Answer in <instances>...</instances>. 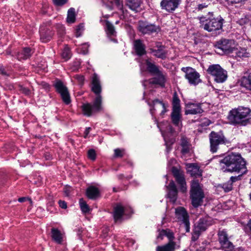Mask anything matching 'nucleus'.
Listing matches in <instances>:
<instances>
[{
  "label": "nucleus",
  "instance_id": "obj_1",
  "mask_svg": "<svg viewBox=\"0 0 251 251\" xmlns=\"http://www.w3.org/2000/svg\"><path fill=\"white\" fill-rule=\"evenodd\" d=\"M91 90L96 95V98L92 103H84L81 107L83 115L86 117L92 116L103 110L102 87L100 77L96 73L91 77Z\"/></svg>",
  "mask_w": 251,
  "mask_h": 251
},
{
  "label": "nucleus",
  "instance_id": "obj_2",
  "mask_svg": "<svg viewBox=\"0 0 251 251\" xmlns=\"http://www.w3.org/2000/svg\"><path fill=\"white\" fill-rule=\"evenodd\" d=\"M246 161L240 154L231 152L220 161L223 172H236L242 176L248 171Z\"/></svg>",
  "mask_w": 251,
  "mask_h": 251
},
{
  "label": "nucleus",
  "instance_id": "obj_3",
  "mask_svg": "<svg viewBox=\"0 0 251 251\" xmlns=\"http://www.w3.org/2000/svg\"><path fill=\"white\" fill-rule=\"evenodd\" d=\"M229 124L235 126H244L250 123L251 110L246 107L239 106L229 111L227 116Z\"/></svg>",
  "mask_w": 251,
  "mask_h": 251
},
{
  "label": "nucleus",
  "instance_id": "obj_4",
  "mask_svg": "<svg viewBox=\"0 0 251 251\" xmlns=\"http://www.w3.org/2000/svg\"><path fill=\"white\" fill-rule=\"evenodd\" d=\"M198 18L201 28L215 35L222 32L224 20L221 16L217 18L201 16Z\"/></svg>",
  "mask_w": 251,
  "mask_h": 251
},
{
  "label": "nucleus",
  "instance_id": "obj_5",
  "mask_svg": "<svg viewBox=\"0 0 251 251\" xmlns=\"http://www.w3.org/2000/svg\"><path fill=\"white\" fill-rule=\"evenodd\" d=\"M203 187V184L198 179H193L191 181L190 198L191 204L195 208H198L202 204L205 197Z\"/></svg>",
  "mask_w": 251,
  "mask_h": 251
},
{
  "label": "nucleus",
  "instance_id": "obj_6",
  "mask_svg": "<svg viewBox=\"0 0 251 251\" xmlns=\"http://www.w3.org/2000/svg\"><path fill=\"white\" fill-rule=\"evenodd\" d=\"M147 70L152 75L155 76L152 78L151 83L159 85L164 87L167 81V74L160 69L159 66L154 62H151L149 59L146 60Z\"/></svg>",
  "mask_w": 251,
  "mask_h": 251
},
{
  "label": "nucleus",
  "instance_id": "obj_7",
  "mask_svg": "<svg viewBox=\"0 0 251 251\" xmlns=\"http://www.w3.org/2000/svg\"><path fill=\"white\" fill-rule=\"evenodd\" d=\"M214 223V219L208 216L200 218L194 226L192 232V241L194 242L197 241L201 233L205 231Z\"/></svg>",
  "mask_w": 251,
  "mask_h": 251
},
{
  "label": "nucleus",
  "instance_id": "obj_8",
  "mask_svg": "<svg viewBox=\"0 0 251 251\" xmlns=\"http://www.w3.org/2000/svg\"><path fill=\"white\" fill-rule=\"evenodd\" d=\"M210 146L209 151L212 153L217 152L221 145H226L229 143V141L225 137L223 131L218 132L212 131L208 135Z\"/></svg>",
  "mask_w": 251,
  "mask_h": 251
},
{
  "label": "nucleus",
  "instance_id": "obj_9",
  "mask_svg": "<svg viewBox=\"0 0 251 251\" xmlns=\"http://www.w3.org/2000/svg\"><path fill=\"white\" fill-rule=\"evenodd\" d=\"M170 116L172 123L175 126H181L182 118L181 113L180 100L176 92L174 93L173 96L172 111Z\"/></svg>",
  "mask_w": 251,
  "mask_h": 251
},
{
  "label": "nucleus",
  "instance_id": "obj_10",
  "mask_svg": "<svg viewBox=\"0 0 251 251\" xmlns=\"http://www.w3.org/2000/svg\"><path fill=\"white\" fill-rule=\"evenodd\" d=\"M207 73L211 75L214 81L219 83L224 82L227 78V73L219 64H212L209 66Z\"/></svg>",
  "mask_w": 251,
  "mask_h": 251
},
{
  "label": "nucleus",
  "instance_id": "obj_11",
  "mask_svg": "<svg viewBox=\"0 0 251 251\" xmlns=\"http://www.w3.org/2000/svg\"><path fill=\"white\" fill-rule=\"evenodd\" d=\"M56 92L59 94L63 102L66 105L71 102V99L69 91L67 86L60 79H56L53 84Z\"/></svg>",
  "mask_w": 251,
  "mask_h": 251
},
{
  "label": "nucleus",
  "instance_id": "obj_12",
  "mask_svg": "<svg viewBox=\"0 0 251 251\" xmlns=\"http://www.w3.org/2000/svg\"><path fill=\"white\" fill-rule=\"evenodd\" d=\"M137 29L143 35H151L153 33H158L161 30L159 26L143 21H139Z\"/></svg>",
  "mask_w": 251,
  "mask_h": 251
},
{
  "label": "nucleus",
  "instance_id": "obj_13",
  "mask_svg": "<svg viewBox=\"0 0 251 251\" xmlns=\"http://www.w3.org/2000/svg\"><path fill=\"white\" fill-rule=\"evenodd\" d=\"M181 70L185 73V77L191 85L196 86L201 82L200 75L195 69L192 67H183Z\"/></svg>",
  "mask_w": 251,
  "mask_h": 251
},
{
  "label": "nucleus",
  "instance_id": "obj_14",
  "mask_svg": "<svg viewBox=\"0 0 251 251\" xmlns=\"http://www.w3.org/2000/svg\"><path fill=\"white\" fill-rule=\"evenodd\" d=\"M218 241L224 251H233L234 247L229 240L226 229L219 230L218 232Z\"/></svg>",
  "mask_w": 251,
  "mask_h": 251
},
{
  "label": "nucleus",
  "instance_id": "obj_15",
  "mask_svg": "<svg viewBox=\"0 0 251 251\" xmlns=\"http://www.w3.org/2000/svg\"><path fill=\"white\" fill-rule=\"evenodd\" d=\"M175 214L177 218L182 222L184 225L186 232H189L190 230L189 216L183 207H178L175 210Z\"/></svg>",
  "mask_w": 251,
  "mask_h": 251
},
{
  "label": "nucleus",
  "instance_id": "obj_16",
  "mask_svg": "<svg viewBox=\"0 0 251 251\" xmlns=\"http://www.w3.org/2000/svg\"><path fill=\"white\" fill-rule=\"evenodd\" d=\"M215 48L220 50L222 53L230 54L233 52L234 48L231 46V41L223 39L216 42L214 45Z\"/></svg>",
  "mask_w": 251,
  "mask_h": 251
},
{
  "label": "nucleus",
  "instance_id": "obj_17",
  "mask_svg": "<svg viewBox=\"0 0 251 251\" xmlns=\"http://www.w3.org/2000/svg\"><path fill=\"white\" fill-rule=\"evenodd\" d=\"M181 0H162L160 2L161 9L168 13H173L180 4Z\"/></svg>",
  "mask_w": 251,
  "mask_h": 251
},
{
  "label": "nucleus",
  "instance_id": "obj_18",
  "mask_svg": "<svg viewBox=\"0 0 251 251\" xmlns=\"http://www.w3.org/2000/svg\"><path fill=\"white\" fill-rule=\"evenodd\" d=\"M172 173L177 184L180 186V191L185 192L187 190L186 182L184 175L177 168H172Z\"/></svg>",
  "mask_w": 251,
  "mask_h": 251
},
{
  "label": "nucleus",
  "instance_id": "obj_19",
  "mask_svg": "<svg viewBox=\"0 0 251 251\" xmlns=\"http://www.w3.org/2000/svg\"><path fill=\"white\" fill-rule=\"evenodd\" d=\"M201 104L202 103L196 102L195 100L188 102L186 105L187 109L185 114L196 115L202 113L203 110L201 107Z\"/></svg>",
  "mask_w": 251,
  "mask_h": 251
},
{
  "label": "nucleus",
  "instance_id": "obj_20",
  "mask_svg": "<svg viewBox=\"0 0 251 251\" xmlns=\"http://www.w3.org/2000/svg\"><path fill=\"white\" fill-rule=\"evenodd\" d=\"M155 49H150V52L156 58L165 59L167 57L168 51L165 50V46L162 45L159 42L157 43Z\"/></svg>",
  "mask_w": 251,
  "mask_h": 251
},
{
  "label": "nucleus",
  "instance_id": "obj_21",
  "mask_svg": "<svg viewBox=\"0 0 251 251\" xmlns=\"http://www.w3.org/2000/svg\"><path fill=\"white\" fill-rule=\"evenodd\" d=\"M239 83L241 88L251 91V71L245 72L239 79Z\"/></svg>",
  "mask_w": 251,
  "mask_h": 251
},
{
  "label": "nucleus",
  "instance_id": "obj_22",
  "mask_svg": "<svg viewBox=\"0 0 251 251\" xmlns=\"http://www.w3.org/2000/svg\"><path fill=\"white\" fill-rule=\"evenodd\" d=\"M33 52L30 48L24 47L15 53V56L18 60L22 61L30 58Z\"/></svg>",
  "mask_w": 251,
  "mask_h": 251
},
{
  "label": "nucleus",
  "instance_id": "obj_23",
  "mask_svg": "<svg viewBox=\"0 0 251 251\" xmlns=\"http://www.w3.org/2000/svg\"><path fill=\"white\" fill-rule=\"evenodd\" d=\"M168 190V198L173 203H175L177 198L178 191L174 180H172L167 186Z\"/></svg>",
  "mask_w": 251,
  "mask_h": 251
},
{
  "label": "nucleus",
  "instance_id": "obj_24",
  "mask_svg": "<svg viewBox=\"0 0 251 251\" xmlns=\"http://www.w3.org/2000/svg\"><path fill=\"white\" fill-rule=\"evenodd\" d=\"M242 175L237 176H232L230 179L226 182L219 185V187L222 188L225 192L227 193L231 191L233 189V183L241 179Z\"/></svg>",
  "mask_w": 251,
  "mask_h": 251
},
{
  "label": "nucleus",
  "instance_id": "obj_25",
  "mask_svg": "<svg viewBox=\"0 0 251 251\" xmlns=\"http://www.w3.org/2000/svg\"><path fill=\"white\" fill-rule=\"evenodd\" d=\"M124 206L121 203H117L113 207L112 215L115 222L120 221L123 219Z\"/></svg>",
  "mask_w": 251,
  "mask_h": 251
},
{
  "label": "nucleus",
  "instance_id": "obj_26",
  "mask_svg": "<svg viewBox=\"0 0 251 251\" xmlns=\"http://www.w3.org/2000/svg\"><path fill=\"white\" fill-rule=\"evenodd\" d=\"M188 172L191 176L196 179L198 177H201L202 176V171L200 169V166L194 163L189 164L188 165Z\"/></svg>",
  "mask_w": 251,
  "mask_h": 251
},
{
  "label": "nucleus",
  "instance_id": "obj_27",
  "mask_svg": "<svg viewBox=\"0 0 251 251\" xmlns=\"http://www.w3.org/2000/svg\"><path fill=\"white\" fill-rule=\"evenodd\" d=\"M159 234L157 236V239L163 240L164 237H166L168 240V242H175L174 239L175 238L174 232L169 228L158 229Z\"/></svg>",
  "mask_w": 251,
  "mask_h": 251
},
{
  "label": "nucleus",
  "instance_id": "obj_28",
  "mask_svg": "<svg viewBox=\"0 0 251 251\" xmlns=\"http://www.w3.org/2000/svg\"><path fill=\"white\" fill-rule=\"evenodd\" d=\"M133 48L136 54L139 56H143L146 53L145 45L140 39L135 40L133 42Z\"/></svg>",
  "mask_w": 251,
  "mask_h": 251
},
{
  "label": "nucleus",
  "instance_id": "obj_29",
  "mask_svg": "<svg viewBox=\"0 0 251 251\" xmlns=\"http://www.w3.org/2000/svg\"><path fill=\"white\" fill-rule=\"evenodd\" d=\"M86 195L90 200H96L100 197V191L96 186H90L86 189Z\"/></svg>",
  "mask_w": 251,
  "mask_h": 251
},
{
  "label": "nucleus",
  "instance_id": "obj_30",
  "mask_svg": "<svg viewBox=\"0 0 251 251\" xmlns=\"http://www.w3.org/2000/svg\"><path fill=\"white\" fill-rule=\"evenodd\" d=\"M180 146L181 147V153L182 155H185L189 153L191 144H190L189 140L185 136H183L181 138L180 141Z\"/></svg>",
  "mask_w": 251,
  "mask_h": 251
},
{
  "label": "nucleus",
  "instance_id": "obj_31",
  "mask_svg": "<svg viewBox=\"0 0 251 251\" xmlns=\"http://www.w3.org/2000/svg\"><path fill=\"white\" fill-rule=\"evenodd\" d=\"M51 237L52 240L56 243L58 244L62 243L63 235L58 228L53 227L51 229Z\"/></svg>",
  "mask_w": 251,
  "mask_h": 251
},
{
  "label": "nucleus",
  "instance_id": "obj_32",
  "mask_svg": "<svg viewBox=\"0 0 251 251\" xmlns=\"http://www.w3.org/2000/svg\"><path fill=\"white\" fill-rule=\"evenodd\" d=\"M157 103H159L162 107V110L160 113V115H164L167 112V109H166L165 104L162 101H161L157 99L154 100L152 101V103H150V102L148 103V105L151 107V108H150L151 114L152 115V116L153 115L154 112L155 111L154 106Z\"/></svg>",
  "mask_w": 251,
  "mask_h": 251
},
{
  "label": "nucleus",
  "instance_id": "obj_33",
  "mask_svg": "<svg viewBox=\"0 0 251 251\" xmlns=\"http://www.w3.org/2000/svg\"><path fill=\"white\" fill-rule=\"evenodd\" d=\"M142 0H126L127 6L131 10L137 12L140 9Z\"/></svg>",
  "mask_w": 251,
  "mask_h": 251
},
{
  "label": "nucleus",
  "instance_id": "obj_34",
  "mask_svg": "<svg viewBox=\"0 0 251 251\" xmlns=\"http://www.w3.org/2000/svg\"><path fill=\"white\" fill-rule=\"evenodd\" d=\"M176 242H168L162 246H158L156 248V251H175Z\"/></svg>",
  "mask_w": 251,
  "mask_h": 251
},
{
  "label": "nucleus",
  "instance_id": "obj_35",
  "mask_svg": "<svg viewBox=\"0 0 251 251\" xmlns=\"http://www.w3.org/2000/svg\"><path fill=\"white\" fill-rule=\"evenodd\" d=\"M76 21V14L75 9L71 7L68 9L66 21L69 24H73Z\"/></svg>",
  "mask_w": 251,
  "mask_h": 251
},
{
  "label": "nucleus",
  "instance_id": "obj_36",
  "mask_svg": "<svg viewBox=\"0 0 251 251\" xmlns=\"http://www.w3.org/2000/svg\"><path fill=\"white\" fill-rule=\"evenodd\" d=\"M79 204L82 213L87 214L90 212L91 209L82 198L79 199Z\"/></svg>",
  "mask_w": 251,
  "mask_h": 251
},
{
  "label": "nucleus",
  "instance_id": "obj_37",
  "mask_svg": "<svg viewBox=\"0 0 251 251\" xmlns=\"http://www.w3.org/2000/svg\"><path fill=\"white\" fill-rule=\"evenodd\" d=\"M105 24L106 27V31L108 36H115L116 32L113 24L108 21H106Z\"/></svg>",
  "mask_w": 251,
  "mask_h": 251
},
{
  "label": "nucleus",
  "instance_id": "obj_38",
  "mask_svg": "<svg viewBox=\"0 0 251 251\" xmlns=\"http://www.w3.org/2000/svg\"><path fill=\"white\" fill-rule=\"evenodd\" d=\"M235 54V58L239 60V58H242V57H247V53L246 50L244 49H241L240 50H238L234 48L233 52Z\"/></svg>",
  "mask_w": 251,
  "mask_h": 251
},
{
  "label": "nucleus",
  "instance_id": "obj_39",
  "mask_svg": "<svg viewBox=\"0 0 251 251\" xmlns=\"http://www.w3.org/2000/svg\"><path fill=\"white\" fill-rule=\"evenodd\" d=\"M61 56L66 61L69 60L71 58V50L67 46H66L63 49L61 53Z\"/></svg>",
  "mask_w": 251,
  "mask_h": 251
},
{
  "label": "nucleus",
  "instance_id": "obj_40",
  "mask_svg": "<svg viewBox=\"0 0 251 251\" xmlns=\"http://www.w3.org/2000/svg\"><path fill=\"white\" fill-rule=\"evenodd\" d=\"M40 40L42 42L46 43L51 39V36L44 30L40 31Z\"/></svg>",
  "mask_w": 251,
  "mask_h": 251
},
{
  "label": "nucleus",
  "instance_id": "obj_41",
  "mask_svg": "<svg viewBox=\"0 0 251 251\" xmlns=\"http://www.w3.org/2000/svg\"><path fill=\"white\" fill-rule=\"evenodd\" d=\"M113 156L115 158H121L124 156L126 154L124 149L117 148L114 150Z\"/></svg>",
  "mask_w": 251,
  "mask_h": 251
},
{
  "label": "nucleus",
  "instance_id": "obj_42",
  "mask_svg": "<svg viewBox=\"0 0 251 251\" xmlns=\"http://www.w3.org/2000/svg\"><path fill=\"white\" fill-rule=\"evenodd\" d=\"M133 213V211L131 207L127 205L124 206V216L126 217V219L129 218Z\"/></svg>",
  "mask_w": 251,
  "mask_h": 251
},
{
  "label": "nucleus",
  "instance_id": "obj_43",
  "mask_svg": "<svg viewBox=\"0 0 251 251\" xmlns=\"http://www.w3.org/2000/svg\"><path fill=\"white\" fill-rule=\"evenodd\" d=\"M250 22V20L249 17L247 16H245L244 17L241 18L239 19L237 21V23H238L240 25H244L248 24Z\"/></svg>",
  "mask_w": 251,
  "mask_h": 251
},
{
  "label": "nucleus",
  "instance_id": "obj_44",
  "mask_svg": "<svg viewBox=\"0 0 251 251\" xmlns=\"http://www.w3.org/2000/svg\"><path fill=\"white\" fill-rule=\"evenodd\" d=\"M88 157L92 161H94L96 158V153L94 149H90L88 151Z\"/></svg>",
  "mask_w": 251,
  "mask_h": 251
},
{
  "label": "nucleus",
  "instance_id": "obj_45",
  "mask_svg": "<svg viewBox=\"0 0 251 251\" xmlns=\"http://www.w3.org/2000/svg\"><path fill=\"white\" fill-rule=\"evenodd\" d=\"M19 90L23 94L27 96L29 95L30 94V90L27 87H25L23 85H20L19 86Z\"/></svg>",
  "mask_w": 251,
  "mask_h": 251
},
{
  "label": "nucleus",
  "instance_id": "obj_46",
  "mask_svg": "<svg viewBox=\"0 0 251 251\" xmlns=\"http://www.w3.org/2000/svg\"><path fill=\"white\" fill-rule=\"evenodd\" d=\"M69 0H52L53 4L57 6H63L66 4Z\"/></svg>",
  "mask_w": 251,
  "mask_h": 251
},
{
  "label": "nucleus",
  "instance_id": "obj_47",
  "mask_svg": "<svg viewBox=\"0 0 251 251\" xmlns=\"http://www.w3.org/2000/svg\"><path fill=\"white\" fill-rule=\"evenodd\" d=\"M244 230L246 232L251 234V218L249 219L247 223L244 226Z\"/></svg>",
  "mask_w": 251,
  "mask_h": 251
},
{
  "label": "nucleus",
  "instance_id": "obj_48",
  "mask_svg": "<svg viewBox=\"0 0 251 251\" xmlns=\"http://www.w3.org/2000/svg\"><path fill=\"white\" fill-rule=\"evenodd\" d=\"M113 4L118 9H122L123 8V1L121 0H113Z\"/></svg>",
  "mask_w": 251,
  "mask_h": 251
},
{
  "label": "nucleus",
  "instance_id": "obj_49",
  "mask_svg": "<svg viewBox=\"0 0 251 251\" xmlns=\"http://www.w3.org/2000/svg\"><path fill=\"white\" fill-rule=\"evenodd\" d=\"M118 178L119 180L122 181L129 180L132 178V176L131 175H129L127 176H125L124 174H120L118 175Z\"/></svg>",
  "mask_w": 251,
  "mask_h": 251
},
{
  "label": "nucleus",
  "instance_id": "obj_50",
  "mask_svg": "<svg viewBox=\"0 0 251 251\" xmlns=\"http://www.w3.org/2000/svg\"><path fill=\"white\" fill-rule=\"evenodd\" d=\"M75 78L80 84H83L85 79L84 76L83 75H75Z\"/></svg>",
  "mask_w": 251,
  "mask_h": 251
},
{
  "label": "nucleus",
  "instance_id": "obj_51",
  "mask_svg": "<svg viewBox=\"0 0 251 251\" xmlns=\"http://www.w3.org/2000/svg\"><path fill=\"white\" fill-rule=\"evenodd\" d=\"M165 146H166L165 153L167 156V157L168 158V156H169V154L172 149V147L171 145H169L166 142H165Z\"/></svg>",
  "mask_w": 251,
  "mask_h": 251
},
{
  "label": "nucleus",
  "instance_id": "obj_52",
  "mask_svg": "<svg viewBox=\"0 0 251 251\" xmlns=\"http://www.w3.org/2000/svg\"><path fill=\"white\" fill-rule=\"evenodd\" d=\"M58 204L59 206L62 209H66L67 208V202L64 201L60 200L58 201Z\"/></svg>",
  "mask_w": 251,
  "mask_h": 251
},
{
  "label": "nucleus",
  "instance_id": "obj_53",
  "mask_svg": "<svg viewBox=\"0 0 251 251\" xmlns=\"http://www.w3.org/2000/svg\"><path fill=\"white\" fill-rule=\"evenodd\" d=\"M208 6L205 3H203L201 4H199L198 5V7L196 8V10L198 11H201L202 10L203 8L207 7Z\"/></svg>",
  "mask_w": 251,
  "mask_h": 251
},
{
  "label": "nucleus",
  "instance_id": "obj_54",
  "mask_svg": "<svg viewBox=\"0 0 251 251\" xmlns=\"http://www.w3.org/2000/svg\"><path fill=\"white\" fill-rule=\"evenodd\" d=\"M91 130V128L90 127H86L84 132V138H87L88 136V135L90 133V130Z\"/></svg>",
  "mask_w": 251,
  "mask_h": 251
},
{
  "label": "nucleus",
  "instance_id": "obj_55",
  "mask_svg": "<svg viewBox=\"0 0 251 251\" xmlns=\"http://www.w3.org/2000/svg\"><path fill=\"white\" fill-rule=\"evenodd\" d=\"M0 73L4 76H8L10 75L9 73L5 70L4 68H0Z\"/></svg>",
  "mask_w": 251,
  "mask_h": 251
},
{
  "label": "nucleus",
  "instance_id": "obj_56",
  "mask_svg": "<svg viewBox=\"0 0 251 251\" xmlns=\"http://www.w3.org/2000/svg\"><path fill=\"white\" fill-rule=\"evenodd\" d=\"M124 163H126V164L128 166L130 167L131 168H133V164L130 161H125Z\"/></svg>",
  "mask_w": 251,
  "mask_h": 251
},
{
  "label": "nucleus",
  "instance_id": "obj_57",
  "mask_svg": "<svg viewBox=\"0 0 251 251\" xmlns=\"http://www.w3.org/2000/svg\"><path fill=\"white\" fill-rule=\"evenodd\" d=\"M84 27V26L83 25V24H79L76 27V32L77 33H78L79 32V31L81 29H82Z\"/></svg>",
  "mask_w": 251,
  "mask_h": 251
},
{
  "label": "nucleus",
  "instance_id": "obj_58",
  "mask_svg": "<svg viewBox=\"0 0 251 251\" xmlns=\"http://www.w3.org/2000/svg\"><path fill=\"white\" fill-rule=\"evenodd\" d=\"M168 129L169 130V132L172 134L175 131V130L174 129V128L173 127V126L171 125H169L168 126Z\"/></svg>",
  "mask_w": 251,
  "mask_h": 251
},
{
  "label": "nucleus",
  "instance_id": "obj_59",
  "mask_svg": "<svg viewBox=\"0 0 251 251\" xmlns=\"http://www.w3.org/2000/svg\"><path fill=\"white\" fill-rule=\"evenodd\" d=\"M26 199L25 197H21L18 199V201L19 202H23L25 201Z\"/></svg>",
  "mask_w": 251,
  "mask_h": 251
},
{
  "label": "nucleus",
  "instance_id": "obj_60",
  "mask_svg": "<svg viewBox=\"0 0 251 251\" xmlns=\"http://www.w3.org/2000/svg\"><path fill=\"white\" fill-rule=\"evenodd\" d=\"M44 87L46 89H50V85L47 83L44 84Z\"/></svg>",
  "mask_w": 251,
  "mask_h": 251
},
{
  "label": "nucleus",
  "instance_id": "obj_61",
  "mask_svg": "<svg viewBox=\"0 0 251 251\" xmlns=\"http://www.w3.org/2000/svg\"><path fill=\"white\" fill-rule=\"evenodd\" d=\"M226 1L231 2V3H238V2H236L237 0H225Z\"/></svg>",
  "mask_w": 251,
  "mask_h": 251
},
{
  "label": "nucleus",
  "instance_id": "obj_62",
  "mask_svg": "<svg viewBox=\"0 0 251 251\" xmlns=\"http://www.w3.org/2000/svg\"><path fill=\"white\" fill-rule=\"evenodd\" d=\"M211 122L209 120H207L205 122V125L206 126H209Z\"/></svg>",
  "mask_w": 251,
  "mask_h": 251
},
{
  "label": "nucleus",
  "instance_id": "obj_63",
  "mask_svg": "<svg viewBox=\"0 0 251 251\" xmlns=\"http://www.w3.org/2000/svg\"><path fill=\"white\" fill-rule=\"evenodd\" d=\"M65 193L66 194V195L67 196H69V194H70V192L69 190H65Z\"/></svg>",
  "mask_w": 251,
  "mask_h": 251
},
{
  "label": "nucleus",
  "instance_id": "obj_64",
  "mask_svg": "<svg viewBox=\"0 0 251 251\" xmlns=\"http://www.w3.org/2000/svg\"><path fill=\"white\" fill-rule=\"evenodd\" d=\"M162 135L163 136L164 139L165 140V137H164V131L163 130H161Z\"/></svg>",
  "mask_w": 251,
  "mask_h": 251
}]
</instances>
